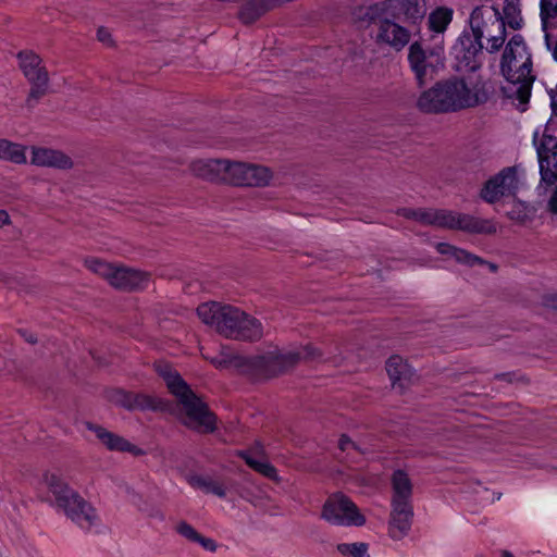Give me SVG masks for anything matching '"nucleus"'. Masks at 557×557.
<instances>
[{
	"mask_svg": "<svg viewBox=\"0 0 557 557\" xmlns=\"http://www.w3.org/2000/svg\"><path fill=\"white\" fill-rule=\"evenodd\" d=\"M425 13V0H383L358 7L352 15L360 28L376 26L374 41L377 45H386L400 51L409 44L411 33L399 22L416 25L424 18Z\"/></svg>",
	"mask_w": 557,
	"mask_h": 557,
	"instance_id": "obj_1",
	"label": "nucleus"
},
{
	"mask_svg": "<svg viewBox=\"0 0 557 557\" xmlns=\"http://www.w3.org/2000/svg\"><path fill=\"white\" fill-rule=\"evenodd\" d=\"M500 72L508 82L502 87L503 95L519 101V110L525 111L531 97L535 76L532 74V59L521 35H513L506 45L502 60Z\"/></svg>",
	"mask_w": 557,
	"mask_h": 557,
	"instance_id": "obj_2",
	"label": "nucleus"
},
{
	"mask_svg": "<svg viewBox=\"0 0 557 557\" xmlns=\"http://www.w3.org/2000/svg\"><path fill=\"white\" fill-rule=\"evenodd\" d=\"M479 102L463 78L453 77L424 90L417 100V108L423 113L440 114L472 108Z\"/></svg>",
	"mask_w": 557,
	"mask_h": 557,
	"instance_id": "obj_3",
	"label": "nucleus"
},
{
	"mask_svg": "<svg viewBox=\"0 0 557 557\" xmlns=\"http://www.w3.org/2000/svg\"><path fill=\"white\" fill-rule=\"evenodd\" d=\"M45 482L54 497L55 506L82 529L90 530L98 522L94 506L57 474H46Z\"/></svg>",
	"mask_w": 557,
	"mask_h": 557,
	"instance_id": "obj_4",
	"label": "nucleus"
},
{
	"mask_svg": "<svg viewBox=\"0 0 557 557\" xmlns=\"http://www.w3.org/2000/svg\"><path fill=\"white\" fill-rule=\"evenodd\" d=\"M407 59L418 86H424L428 74L432 77L434 73L445 67L443 36L432 47L423 39L413 41L409 46Z\"/></svg>",
	"mask_w": 557,
	"mask_h": 557,
	"instance_id": "obj_5",
	"label": "nucleus"
},
{
	"mask_svg": "<svg viewBox=\"0 0 557 557\" xmlns=\"http://www.w3.org/2000/svg\"><path fill=\"white\" fill-rule=\"evenodd\" d=\"M221 318L218 332L227 338L258 342L263 336L262 323L236 307L225 306Z\"/></svg>",
	"mask_w": 557,
	"mask_h": 557,
	"instance_id": "obj_6",
	"label": "nucleus"
},
{
	"mask_svg": "<svg viewBox=\"0 0 557 557\" xmlns=\"http://www.w3.org/2000/svg\"><path fill=\"white\" fill-rule=\"evenodd\" d=\"M429 225L469 234L492 235L497 231L493 220L446 209H430Z\"/></svg>",
	"mask_w": 557,
	"mask_h": 557,
	"instance_id": "obj_7",
	"label": "nucleus"
},
{
	"mask_svg": "<svg viewBox=\"0 0 557 557\" xmlns=\"http://www.w3.org/2000/svg\"><path fill=\"white\" fill-rule=\"evenodd\" d=\"M178 403L183 406L188 421L184 424L199 433H213L216 430V416L209 406L189 387L180 394Z\"/></svg>",
	"mask_w": 557,
	"mask_h": 557,
	"instance_id": "obj_8",
	"label": "nucleus"
},
{
	"mask_svg": "<svg viewBox=\"0 0 557 557\" xmlns=\"http://www.w3.org/2000/svg\"><path fill=\"white\" fill-rule=\"evenodd\" d=\"M269 368L267 380L284 374L293 369L299 361L315 362L323 360V351L312 344L301 346L298 350L285 354L264 355Z\"/></svg>",
	"mask_w": 557,
	"mask_h": 557,
	"instance_id": "obj_9",
	"label": "nucleus"
},
{
	"mask_svg": "<svg viewBox=\"0 0 557 557\" xmlns=\"http://www.w3.org/2000/svg\"><path fill=\"white\" fill-rule=\"evenodd\" d=\"M533 145L537 153L541 182L546 185L555 184L557 182V137L550 134L549 124H546L540 139L539 132L534 133Z\"/></svg>",
	"mask_w": 557,
	"mask_h": 557,
	"instance_id": "obj_10",
	"label": "nucleus"
},
{
	"mask_svg": "<svg viewBox=\"0 0 557 557\" xmlns=\"http://www.w3.org/2000/svg\"><path fill=\"white\" fill-rule=\"evenodd\" d=\"M322 518L335 525L361 527L366 523V517L360 513L356 504L342 493L335 494L325 502Z\"/></svg>",
	"mask_w": 557,
	"mask_h": 557,
	"instance_id": "obj_11",
	"label": "nucleus"
},
{
	"mask_svg": "<svg viewBox=\"0 0 557 557\" xmlns=\"http://www.w3.org/2000/svg\"><path fill=\"white\" fill-rule=\"evenodd\" d=\"M226 169V184L234 186L262 187L272 178V172L263 165L228 160Z\"/></svg>",
	"mask_w": 557,
	"mask_h": 557,
	"instance_id": "obj_12",
	"label": "nucleus"
},
{
	"mask_svg": "<svg viewBox=\"0 0 557 557\" xmlns=\"http://www.w3.org/2000/svg\"><path fill=\"white\" fill-rule=\"evenodd\" d=\"M518 176L515 166H507L490 177L480 190V197L487 203H495L505 196H515Z\"/></svg>",
	"mask_w": 557,
	"mask_h": 557,
	"instance_id": "obj_13",
	"label": "nucleus"
},
{
	"mask_svg": "<svg viewBox=\"0 0 557 557\" xmlns=\"http://www.w3.org/2000/svg\"><path fill=\"white\" fill-rule=\"evenodd\" d=\"M212 363L218 369L228 367L236 368L242 374L247 375L253 381L267 380V369L269 368L265 356L245 357L240 355H228L222 358L212 359Z\"/></svg>",
	"mask_w": 557,
	"mask_h": 557,
	"instance_id": "obj_14",
	"label": "nucleus"
},
{
	"mask_svg": "<svg viewBox=\"0 0 557 557\" xmlns=\"http://www.w3.org/2000/svg\"><path fill=\"white\" fill-rule=\"evenodd\" d=\"M482 38H476L468 32H463L453 47V54L458 62V70L474 72L481 66L478 57L482 54Z\"/></svg>",
	"mask_w": 557,
	"mask_h": 557,
	"instance_id": "obj_15",
	"label": "nucleus"
},
{
	"mask_svg": "<svg viewBox=\"0 0 557 557\" xmlns=\"http://www.w3.org/2000/svg\"><path fill=\"white\" fill-rule=\"evenodd\" d=\"M150 273L125 267H115L110 285L123 292H139L147 288Z\"/></svg>",
	"mask_w": 557,
	"mask_h": 557,
	"instance_id": "obj_16",
	"label": "nucleus"
},
{
	"mask_svg": "<svg viewBox=\"0 0 557 557\" xmlns=\"http://www.w3.org/2000/svg\"><path fill=\"white\" fill-rule=\"evenodd\" d=\"M85 426L88 431L95 433L100 443L110 451L129 453L134 456L145 455V450L132 444L123 436L113 433L102 425L86 421Z\"/></svg>",
	"mask_w": 557,
	"mask_h": 557,
	"instance_id": "obj_17",
	"label": "nucleus"
},
{
	"mask_svg": "<svg viewBox=\"0 0 557 557\" xmlns=\"http://www.w3.org/2000/svg\"><path fill=\"white\" fill-rule=\"evenodd\" d=\"M392 512L388 522V534L393 540H401L411 529L413 508L411 503H392Z\"/></svg>",
	"mask_w": 557,
	"mask_h": 557,
	"instance_id": "obj_18",
	"label": "nucleus"
},
{
	"mask_svg": "<svg viewBox=\"0 0 557 557\" xmlns=\"http://www.w3.org/2000/svg\"><path fill=\"white\" fill-rule=\"evenodd\" d=\"M111 399L127 410H157L159 408L157 398L141 393L116 389Z\"/></svg>",
	"mask_w": 557,
	"mask_h": 557,
	"instance_id": "obj_19",
	"label": "nucleus"
},
{
	"mask_svg": "<svg viewBox=\"0 0 557 557\" xmlns=\"http://www.w3.org/2000/svg\"><path fill=\"white\" fill-rule=\"evenodd\" d=\"M226 159L197 160L190 164V170L197 177L209 182L226 183Z\"/></svg>",
	"mask_w": 557,
	"mask_h": 557,
	"instance_id": "obj_20",
	"label": "nucleus"
},
{
	"mask_svg": "<svg viewBox=\"0 0 557 557\" xmlns=\"http://www.w3.org/2000/svg\"><path fill=\"white\" fill-rule=\"evenodd\" d=\"M386 371L394 388L405 391L412 382L414 370L398 355L386 361Z\"/></svg>",
	"mask_w": 557,
	"mask_h": 557,
	"instance_id": "obj_21",
	"label": "nucleus"
},
{
	"mask_svg": "<svg viewBox=\"0 0 557 557\" xmlns=\"http://www.w3.org/2000/svg\"><path fill=\"white\" fill-rule=\"evenodd\" d=\"M32 163L38 166H49L61 170L73 166L72 159L60 150L50 148H33Z\"/></svg>",
	"mask_w": 557,
	"mask_h": 557,
	"instance_id": "obj_22",
	"label": "nucleus"
},
{
	"mask_svg": "<svg viewBox=\"0 0 557 557\" xmlns=\"http://www.w3.org/2000/svg\"><path fill=\"white\" fill-rule=\"evenodd\" d=\"M24 76L30 84L26 106L33 108L47 94L49 84L48 72L44 66H39L33 71H25Z\"/></svg>",
	"mask_w": 557,
	"mask_h": 557,
	"instance_id": "obj_23",
	"label": "nucleus"
},
{
	"mask_svg": "<svg viewBox=\"0 0 557 557\" xmlns=\"http://www.w3.org/2000/svg\"><path fill=\"white\" fill-rule=\"evenodd\" d=\"M393 498L392 503H411L412 484L404 470H396L392 475Z\"/></svg>",
	"mask_w": 557,
	"mask_h": 557,
	"instance_id": "obj_24",
	"label": "nucleus"
},
{
	"mask_svg": "<svg viewBox=\"0 0 557 557\" xmlns=\"http://www.w3.org/2000/svg\"><path fill=\"white\" fill-rule=\"evenodd\" d=\"M156 370L158 374L165 381L170 393L175 397L186 392V389L190 387L182 377V375L177 371L173 370L169 364H157Z\"/></svg>",
	"mask_w": 557,
	"mask_h": 557,
	"instance_id": "obj_25",
	"label": "nucleus"
},
{
	"mask_svg": "<svg viewBox=\"0 0 557 557\" xmlns=\"http://www.w3.org/2000/svg\"><path fill=\"white\" fill-rule=\"evenodd\" d=\"M436 249L441 255L451 256L457 262L469 265L471 268L475 267L476 264L485 263L484 259L481 257L473 255L462 248L453 246L448 243H438Z\"/></svg>",
	"mask_w": 557,
	"mask_h": 557,
	"instance_id": "obj_26",
	"label": "nucleus"
},
{
	"mask_svg": "<svg viewBox=\"0 0 557 557\" xmlns=\"http://www.w3.org/2000/svg\"><path fill=\"white\" fill-rule=\"evenodd\" d=\"M521 0H504L503 12H500L504 27L509 26L513 30L521 29L523 26V17L520 9Z\"/></svg>",
	"mask_w": 557,
	"mask_h": 557,
	"instance_id": "obj_27",
	"label": "nucleus"
},
{
	"mask_svg": "<svg viewBox=\"0 0 557 557\" xmlns=\"http://www.w3.org/2000/svg\"><path fill=\"white\" fill-rule=\"evenodd\" d=\"M187 482L193 487L202 490L207 494H213L221 498L225 497L226 495L225 487L209 476L194 474L188 476Z\"/></svg>",
	"mask_w": 557,
	"mask_h": 557,
	"instance_id": "obj_28",
	"label": "nucleus"
},
{
	"mask_svg": "<svg viewBox=\"0 0 557 557\" xmlns=\"http://www.w3.org/2000/svg\"><path fill=\"white\" fill-rule=\"evenodd\" d=\"M0 159L23 164L26 162L25 147L8 139H0Z\"/></svg>",
	"mask_w": 557,
	"mask_h": 557,
	"instance_id": "obj_29",
	"label": "nucleus"
},
{
	"mask_svg": "<svg viewBox=\"0 0 557 557\" xmlns=\"http://www.w3.org/2000/svg\"><path fill=\"white\" fill-rule=\"evenodd\" d=\"M225 306H221L218 302H205L198 306L197 314L199 319L209 325H214L218 330L219 322H221V315L224 312Z\"/></svg>",
	"mask_w": 557,
	"mask_h": 557,
	"instance_id": "obj_30",
	"label": "nucleus"
},
{
	"mask_svg": "<svg viewBox=\"0 0 557 557\" xmlns=\"http://www.w3.org/2000/svg\"><path fill=\"white\" fill-rule=\"evenodd\" d=\"M486 14H488V17L493 14L491 7L476 5L470 14L469 24L471 34L476 38H483L484 36V29L487 25L484 18Z\"/></svg>",
	"mask_w": 557,
	"mask_h": 557,
	"instance_id": "obj_31",
	"label": "nucleus"
},
{
	"mask_svg": "<svg viewBox=\"0 0 557 557\" xmlns=\"http://www.w3.org/2000/svg\"><path fill=\"white\" fill-rule=\"evenodd\" d=\"M493 14L490 16V18H494L492 24H496L498 28V35H493L488 38V46L486 47L487 52L495 53L497 52L504 45L506 39V28L504 27V22H502L500 18V11L498 7L492 5L491 7Z\"/></svg>",
	"mask_w": 557,
	"mask_h": 557,
	"instance_id": "obj_32",
	"label": "nucleus"
},
{
	"mask_svg": "<svg viewBox=\"0 0 557 557\" xmlns=\"http://www.w3.org/2000/svg\"><path fill=\"white\" fill-rule=\"evenodd\" d=\"M238 456L245 460V462L255 471L264 475L265 478L278 481L277 470L274 466L267 461H259L251 456L249 451L243 450L238 453Z\"/></svg>",
	"mask_w": 557,
	"mask_h": 557,
	"instance_id": "obj_33",
	"label": "nucleus"
},
{
	"mask_svg": "<svg viewBox=\"0 0 557 557\" xmlns=\"http://www.w3.org/2000/svg\"><path fill=\"white\" fill-rule=\"evenodd\" d=\"M453 18V10L440 7L428 18L429 28L437 34H443Z\"/></svg>",
	"mask_w": 557,
	"mask_h": 557,
	"instance_id": "obj_34",
	"label": "nucleus"
},
{
	"mask_svg": "<svg viewBox=\"0 0 557 557\" xmlns=\"http://www.w3.org/2000/svg\"><path fill=\"white\" fill-rule=\"evenodd\" d=\"M540 9L542 28L544 32H546L548 24L557 25V0H541Z\"/></svg>",
	"mask_w": 557,
	"mask_h": 557,
	"instance_id": "obj_35",
	"label": "nucleus"
},
{
	"mask_svg": "<svg viewBox=\"0 0 557 557\" xmlns=\"http://www.w3.org/2000/svg\"><path fill=\"white\" fill-rule=\"evenodd\" d=\"M85 265L91 272L102 276L110 282L115 265L108 263L98 258H88L85 260Z\"/></svg>",
	"mask_w": 557,
	"mask_h": 557,
	"instance_id": "obj_36",
	"label": "nucleus"
},
{
	"mask_svg": "<svg viewBox=\"0 0 557 557\" xmlns=\"http://www.w3.org/2000/svg\"><path fill=\"white\" fill-rule=\"evenodd\" d=\"M397 215L403 216L407 220H413L417 221L423 225H429V218H430V209L424 208H399L396 211Z\"/></svg>",
	"mask_w": 557,
	"mask_h": 557,
	"instance_id": "obj_37",
	"label": "nucleus"
},
{
	"mask_svg": "<svg viewBox=\"0 0 557 557\" xmlns=\"http://www.w3.org/2000/svg\"><path fill=\"white\" fill-rule=\"evenodd\" d=\"M337 550L349 557H370L367 543H342L337 545Z\"/></svg>",
	"mask_w": 557,
	"mask_h": 557,
	"instance_id": "obj_38",
	"label": "nucleus"
},
{
	"mask_svg": "<svg viewBox=\"0 0 557 557\" xmlns=\"http://www.w3.org/2000/svg\"><path fill=\"white\" fill-rule=\"evenodd\" d=\"M17 58L20 60V67L23 72L25 71H33L40 66L41 59L39 55L35 54L30 51H21L17 54Z\"/></svg>",
	"mask_w": 557,
	"mask_h": 557,
	"instance_id": "obj_39",
	"label": "nucleus"
},
{
	"mask_svg": "<svg viewBox=\"0 0 557 557\" xmlns=\"http://www.w3.org/2000/svg\"><path fill=\"white\" fill-rule=\"evenodd\" d=\"M175 530L181 536L194 543L197 542L200 535V533H198L197 530L186 521H181L177 523Z\"/></svg>",
	"mask_w": 557,
	"mask_h": 557,
	"instance_id": "obj_40",
	"label": "nucleus"
},
{
	"mask_svg": "<svg viewBox=\"0 0 557 557\" xmlns=\"http://www.w3.org/2000/svg\"><path fill=\"white\" fill-rule=\"evenodd\" d=\"M507 216L511 221L524 223L528 219L527 207L521 201H519L513 205L510 211L507 212Z\"/></svg>",
	"mask_w": 557,
	"mask_h": 557,
	"instance_id": "obj_41",
	"label": "nucleus"
},
{
	"mask_svg": "<svg viewBox=\"0 0 557 557\" xmlns=\"http://www.w3.org/2000/svg\"><path fill=\"white\" fill-rule=\"evenodd\" d=\"M338 448L342 451H346L349 448L355 449L361 454H364V451L360 448V446L355 443L348 435L343 434L338 440Z\"/></svg>",
	"mask_w": 557,
	"mask_h": 557,
	"instance_id": "obj_42",
	"label": "nucleus"
},
{
	"mask_svg": "<svg viewBox=\"0 0 557 557\" xmlns=\"http://www.w3.org/2000/svg\"><path fill=\"white\" fill-rule=\"evenodd\" d=\"M196 543H198L203 549L211 553L215 552L218 548V545L214 540L202 536L201 534L199 535Z\"/></svg>",
	"mask_w": 557,
	"mask_h": 557,
	"instance_id": "obj_43",
	"label": "nucleus"
},
{
	"mask_svg": "<svg viewBox=\"0 0 557 557\" xmlns=\"http://www.w3.org/2000/svg\"><path fill=\"white\" fill-rule=\"evenodd\" d=\"M542 304L544 307L557 310V295L548 294L544 295L542 299Z\"/></svg>",
	"mask_w": 557,
	"mask_h": 557,
	"instance_id": "obj_44",
	"label": "nucleus"
},
{
	"mask_svg": "<svg viewBox=\"0 0 557 557\" xmlns=\"http://www.w3.org/2000/svg\"><path fill=\"white\" fill-rule=\"evenodd\" d=\"M17 333L25 342H27L29 344L34 345L37 343V336L34 333H32L30 331L25 330V329H20V330H17Z\"/></svg>",
	"mask_w": 557,
	"mask_h": 557,
	"instance_id": "obj_45",
	"label": "nucleus"
},
{
	"mask_svg": "<svg viewBox=\"0 0 557 557\" xmlns=\"http://www.w3.org/2000/svg\"><path fill=\"white\" fill-rule=\"evenodd\" d=\"M97 38L104 44H111L112 38L110 32L106 27H99L97 30Z\"/></svg>",
	"mask_w": 557,
	"mask_h": 557,
	"instance_id": "obj_46",
	"label": "nucleus"
},
{
	"mask_svg": "<svg viewBox=\"0 0 557 557\" xmlns=\"http://www.w3.org/2000/svg\"><path fill=\"white\" fill-rule=\"evenodd\" d=\"M494 379L497 381H505L508 383H512L516 380V373L515 372L497 373V374H495Z\"/></svg>",
	"mask_w": 557,
	"mask_h": 557,
	"instance_id": "obj_47",
	"label": "nucleus"
},
{
	"mask_svg": "<svg viewBox=\"0 0 557 557\" xmlns=\"http://www.w3.org/2000/svg\"><path fill=\"white\" fill-rule=\"evenodd\" d=\"M548 210L553 214H557V185L548 200Z\"/></svg>",
	"mask_w": 557,
	"mask_h": 557,
	"instance_id": "obj_48",
	"label": "nucleus"
},
{
	"mask_svg": "<svg viewBox=\"0 0 557 557\" xmlns=\"http://www.w3.org/2000/svg\"><path fill=\"white\" fill-rule=\"evenodd\" d=\"M545 44L548 50H552L553 58L557 62V39L556 42L553 45L550 41V36L548 33H545Z\"/></svg>",
	"mask_w": 557,
	"mask_h": 557,
	"instance_id": "obj_49",
	"label": "nucleus"
},
{
	"mask_svg": "<svg viewBox=\"0 0 557 557\" xmlns=\"http://www.w3.org/2000/svg\"><path fill=\"white\" fill-rule=\"evenodd\" d=\"M10 223V216L5 210H0V227Z\"/></svg>",
	"mask_w": 557,
	"mask_h": 557,
	"instance_id": "obj_50",
	"label": "nucleus"
},
{
	"mask_svg": "<svg viewBox=\"0 0 557 557\" xmlns=\"http://www.w3.org/2000/svg\"><path fill=\"white\" fill-rule=\"evenodd\" d=\"M484 261H485V263H483L482 265H485V264L488 265V268H490V270L492 272H496L497 271L498 267L495 263L488 262L486 260H484Z\"/></svg>",
	"mask_w": 557,
	"mask_h": 557,
	"instance_id": "obj_51",
	"label": "nucleus"
},
{
	"mask_svg": "<svg viewBox=\"0 0 557 557\" xmlns=\"http://www.w3.org/2000/svg\"><path fill=\"white\" fill-rule=\"evenodd\" d=\"M502 557H515V556H513L510 552H508V550H504V552L502 553Z\"/></svg>",
	"mask_w": 557,
	"mask_h": 557,
	"instance_id": "obj_52",
	"label": "nucleus"
}]
</instances>
